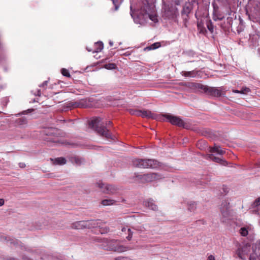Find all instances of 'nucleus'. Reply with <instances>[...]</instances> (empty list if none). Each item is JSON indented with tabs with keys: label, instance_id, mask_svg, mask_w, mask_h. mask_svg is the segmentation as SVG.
Returning <instances> with one entry per match:
<instances>
[{
	"label": "nucleus",
	"instance_id": "obj_7",
	"mask_svg": "<svg viewBox=\"0 0 260 260\" xmlns=\"http://www.w3.org/2000/svg\"><path fill=\"white\" fill-rule=\"evenodd\" d=\"M132 115L141 116L143 118L156 119V116L149 110L133 109L130 110Z\"/></svg>",
	"mask_w": 260,
	"mask_h": 260
},
{
	"label": "nucleus",
	"instance_id": "obj_33",
	"mask_svg": "<svg viewBox=\"0 0 260 260\" xmlns=\"http://www.w3.org/2000/svg\"><path fill=\"white\" fill-rule=\"evenodd\" d=\"M207 260H215V258L213 255H210L208 257V258Z\"/></svg>",
	"mask_w": 260,
	"mask_h": 260
},
{
	"label": "nucleus",
	"instance_id": "obj_5",
	"mask_svg": "<svg viewBox=\"0 0 260 260\" xmlns=\"http://www.w3.org/2000/svg\"><path fill=\"white\" fill-rule=\"evenodd\" d=\"M133 164L137 167L142 168H153L156 167L157 166V161L150 159H135L133 161Z\"/></svg>",
	"mask_w": 260,
	"mask_h": 260
},
{
	"label": "nucleus",
	"instance_id": "obj_22",
	"mask_svg": "<svg viewBox=\"0 0 260 260\" xmlns=\"http://www.w3.org/2000/svg\"><path fill=\"white\" fill-rule=\"evenodd\" d=\"M85 222H89V225H86V228H95L96 226V225H97V221L95 220H88V221H85Z\"/></svg>",
	"mask_w": 260,
	"mask_h": 260
},
{
	"label": "nucleus",
	"instance_id": "obj_19",
	"mask_svg": "<svg viewBox=\"0 0 260 260\" xmlns=\"http://www.w3.org/2000/svg\"><path fill=\"white\" fill-rule=\"evenodd\" d=\"M66 159L63 157H58L55 159L54 164L55 165H62L66 163Z\"/></svg>",
	"mask_w": 260,
	"mask_h": 260
},
{
	"label": "nucleus",
	"instance_id": "obj_26",
	"mask_svg": "<svg viewBox=\"0 0 260 260\" xmlns=\"http://www.w3.org/2000/svg\"><path fill=\"white\" fill-rule=\"evenodd\" d=\"M127 230L128 232V236L126 237V238L128 240H130L132 237V233L131 232V230L130 229H126V228H122V232H125L126 230Z\"/></svg>",
	"mask_w": 260,
	"mask_h": 260
},
{
	"label": "nucleus",
	"instance_id": "obj_23",
	"mask_svg": "<svg viewBox=\"0 0 260 260\" xmlns=\"http://www.w3.org/2000/svg\"><path fill=\"white\" fill-rule=\"evenodd\" d=\"M196 208V204L194 202H191L188 204V209L190 211H193Z\"/></svg>",
	"mask_w": 260,
	"mask_h": 260
},
{
	"label": "nucleus",
	"instance_id": "obj_37",
	"mask_svg": "<svg viewBox=\"0 0 260 260\" xmlns=\"http://www.w3.org/2000/svg\"><path fill=\"white\" fill-rule=\"evenodd\" d=\"M5 201L3 199H0V206H3L4 204Z\"/></svg>",
	"mask_w": 260,
	"mask_h": 260
},
{
	"label": "nucleus",
	"instance_id": "obj_48",
	"mask_svg": "<svg viewBox=\"0 0 260 260\" xmlns=\"http://www.w3.org/2000/svg\"><path fill=\"white\" fill-rule=\"evenodd\" d=\"M259 166H260V162H259Z\"/></svg>",
	"mask_w": 260,
	"mask_h": 260
},
{
	"label": "nucleus",
	"instance_id": "obj_40",
	"mask_svg": "<svg viewBox=\"0 0 260 260\" xmlns=\"http://www.w3.org/2000/svg\"><path fill=\"white\" fill-rule=\"evenodd\" d=\"M47 81H45L43 83V84L41 85L42 86H44L47 85Z\"/></svg>",
	"mask_w": 260,
	"mask_h": 260
},
{
	"label": "nucleus",
	"instance_id": "obj_4",
	"mask_svg": "<svg viewBox=\"0 0 260 260\" xmlns=\"http://www.w3.org/2000/svg\"><path fill=\"white\" fill-rule=\"evenodd\" d=\"M221 220L226 222L231 219L233 216V212L231 210L230 203L227 201L222 203L220 205Z\"/></svg>",
	"mask_w": 260,
	"mask_h": 260
},
{
	"label": "nucleus",
	"instance_id": "obj_44",
	"mask_svg": "<svg viewBox=\"0 0 260 260\" xmlns=\"http://www.w3.org/2000/svg\"><path fill=\"white\" fill-rule=\"evenodd\" d=\"M75 160L77 163H78V161L79 160L78 158H75Z\"/></svg>",
	"mask_w": 260,
	"mask_h": 260
},
{
	"label": "nucleus",
	"instance_id": "obj_16",
	"mask_svg": "<svg viewBox=\"0 0 260 260\" xmlns=\"http://www.w3.org/2000/svg\"><path fill=\"white\" fill-rule=\"evenodd\" d=\"M16 123L21 127H24L27 125V121L25 118H19L16 119Z\"/></svg>",
	"mask_w": 260,
	"mask_h": 260
},
{
	"label": "nucleus",
	"instance_id": "obj_36",
	"mask_svg": "<svg viewBox=\"0 0 260 260\" xmlns=\"http://www.w3.org/2000/svg\"><path fill=\"white\" fill-rule=\"evenodd\" d=\"M175 2V3L178 5L180 4V2H182L183 0H173Z\"/></svg>",
	"mask_w": 260,
	"mask_h": 260
},
{
	"label": "nucleus",
	"instance_id": "obj_38",
	"mask_svg": "<svg viewBox=\"0 0 260 260\" xmlns=\"http://www.w3.org/2000/svg\"><path fill=\"white\" fill-rule=\"evenodd\" d=\"M19 167L22 168H23L25 167V164L23 162H21V163H19Z\"/></svg>",
	"mask_w": 260,
	"mask_h": 260
},
{
	"label": "nucleus",
	"instance_id": "obj_3",
	"mask_svg": "<svg viewBox=\"0 0 260 260\" xmlns=\"http://www.w3.org/2000/svg\"><path fill=\"white\" fill-rule=\"evenodd\" d=\"M102 119L100 117H95L89 123V125L93 128L98 134L107 138L111 137L108 129L102 125Z\"/></svg>",
	"mask_w": 260,
	"mask_h": 260
},
{
	"label": "nucleus",
	"instance_id": "obj_18",
	"mask_svg": "<svg viewBox=\"0 0 260 260\" xmlns=\"http://www.w3.org/2000/svg\"><path fill=\"white\" fill-rule=\"evenodd\" d=\"M209 92L211 95L215 96H220L222 94V92L220 90L215 88H210L209 89Z\"/></svg>",
	"mask_w": 260,
	"mask_h": 260
},
{
	"label": "nucleus",
	"instance_id": "obj_47",
	"mask_svg": "<svg viewBox=\"0 0 260 260\" xmlns=\"http://www.w3.org/2000/svg\"><path fill=\"white\" fill-rule=\"evenodd\" d=\"M198 27H199V28H200V26H201V25H200V24H198Z\"/></svg>",
	"mask_w": 260,
	"mask_h": 260
},
{
	"label": "nucleus",
	"instance_id": "obj_32",
	"mask_svg": "<svg viewBox=\"0 0 260 260\" xmlns=\"http://www.w3.org/2000/svg\"><path fill=\"white\" fill-rule=\"evenodd\" d=\"M116 260H128V258L122 257V256H119L116 258Z\"/></svg>",
	"mask_w": 260,
	"mask_h": 260
},
{
	"label": "nucleus",
	"instance_id": "obj_15",
	"mask_svg": "<svg viewBox=\"0 0 260 260\" xmlns=\"http://www.w3.org/2000/svg\"><path fill=\"white\" fill-rule=\"evenodd\" d=\"M210 152L212 153H216L219 155H222L225 153V151L221 149L219 146L215 145L213 147L210 148Z\"/></svg>",
	"mask_w": 260,
	"mask_h": 260
},
{
	"label": "nucleus",
	"instance_id": "obj_14",
	"mask_svg": "<svg viewBox=\"0 0 260 260\" xmlns=\"http://www.w3.org/2000/svg\"><path fill=\"white\" fill-rule=\"evenodd\" d=\"M144 204L146 207H147L152 210H156L157 209V205H155L154 202L152 200H148L145 201Z\"/></svg>",
	"mask_w": 260,
	"mask_h": 260
},
{
	"label": "nucleus",
	"instance_id": "obj_35",
	"mask_svg": "<svg viewBox=\"0 0 260 260\" xmlns=\"http://www.w3.org/2000/svg\"><path fill=\"white\" fill-rule=\"evenodd\" d=\"M113 4L115 5V10H117L118 9V6L116 5V1L115 0H112Z\"/></svg>",
	"mask_w": 260,
	"mask_h": 260
},
{
	"label": "nucleus",
	"instance_id": "obj_31",
	"mask_svg": "<svg viewBox=\"0 0 260 260\" xmlns=\"http://www.w3.org/2000/svg\"><path fill=\"white\" fill-rule=\"evenodd\" d=\"M260 205V197L255 200L253 203L254 207H257Z\"/></svg>",
	"mask_w": 260,
	"mask_h": 260
},
{
	"label": "nucleus",
	"instance_id": "obj_2",
	"mask_svg": "<svg viewBox=\"0 0 260 260\" xmlns=\"http://www.w3.org/2000/svg\"><path fill=\"white\" fill-rule=\"evenodd\" d=\"M137 15L140 19L146 21L148 18L154 23L158 22L155 9L153 4L148 3L147 0L142 2L140 10L137 11Z\"/></svg>",
	"mask_w": 260,
	"mask_h": 260
},
{
	"label": "nucleus",
	"instance_id": "obj_8",
	"mask_svg": "<svg viewBox=\"0 0 260 260\" xmlns=\"http://www.w3.org/2000/svg\"><path fill=\"white\" fill-rule=\"evenodd\" d=\"M96 185L105 193L113 194L116 192L118 189L117 187L114 185L105 184L102 182H98Z\"/></svg>",
	"mask_w": 260,
	"mask_h": 260
},
{
	"label": "nucleus",
	"instance_id": "obj_30",
	"mask_svg": "<svg viewBox=\"0 0 260 260\" xmlns=\"http://www.w3.org/2000/svg\"><path fill=\"white\" fill-rule=\"evenodd\" d=\"M250 91V89L247 87L243 88L241 90V93L242 94H247Z\"/></svg>",
	"mask_w": 260,
	"mask_h": 260
},
{
	"label": "nucleus",
	"instance_id": "obj_25",
	"mask_svg": "<svg viewBox=\"0 0 260 260\" xmlns=\"http://www.w3.org/2000/svg\"><path fill=\"white\" fill-rule=\"evenodd\" d=\"M240 233L243 236H246L248 234V230L246 228H241L240 230Z\"/></svg>",
	"mask_w": 260,
	"mask_h": 260
},
{
	"label": "nucleus",
	"instance_id": "obj_43",
	"mask_svg": "<svg viewBox=\"0 0 260 260\" xmlns=\"http://www.w3.org/2000/svg\"><path fill=\"white\" fill-rule=\"evenodd\" d=\"M24 260H31V259H30V258H29L28 257H24Z\"/></svg>",
	"mask_w": 260,
	"mask_h": 260
},
{
	"label": "nucleus",
	"instance_id": "obj_12",
	"mask_svg": "<svg viewBox=\"0 0 260 260\" xmlns=\"http://www.w3.org/2000/svg\"><path fill=\"white\" fill-rule=\"evenodd\" d=\"M89 225V222H85V221H77L72 224V228L75 229H81L86 228Z\"/></svg>",
	"mask_w": 260,
	"mask_h": 260
},
{
	"label": "nucleus",
	"instance_id": "obj_9",
	"mask_svg": "<svg viewBox=\"0 0 260 260\" xmlns=\"http://www.w3.org/2000/svg\"><path fill=\"white\" fill-rule=\"evenodd\" d=\"M164 116L166 117L171 124L184 128H187V126L185 125L184 122L180 117L169 114H165Z\"/></svg>",
	"mask_w": 260,
	"mask_h": 260
},
{
	"label": "nucleus",
	"instance_id": "obj_27",
	"mask_svg": "<svg viewBox=\"0 0 260 260\" xmlns=\"http://www.w3.org/2000/svg\"><path fill=\"white\" fill-rule=\"evenodd\" d=\"M207 26L208 29L211 32H213L214 27H213V25L212 22H211V21H209L207 22Z\"/></svg>",
	"mask_w": 260,
	"mask_h": 260
},
{
	"label": "nucleus",
	"instance_id": "obj_20",
	"mask_svg": "<svg viewBox=\"0 0 260 260\" xmlns=\"http://www.w3.org/2000/svg\"><path fill=\"white\" fill-rule=\"evenodd\" d=\"M95 45L96 48L94 51H93V53L99 52L101 51L102 50V49H103V47H104L103 44L101 42L96 43L95 44Z\"/></svg>",
	"mask_w": 260,
	"mask_h": 260
},
{
	"label": "nucleus",
	"instance_id": "obj_13",
	"mask_svg": "<svg viewBox=\"0 0 260 260\" xmlns=\"http://www.w3.org/2000/svg\"><path fill=\"white\" fill-rule=\"evenodd\" d=\"M214 7L213 17V19L215 21L221 20L223 18V16L218 14V7L216 6L215 2L213 4Z\"/></svg>",
	"mask_w": 260,
	"mask_h": 260
},
{
	"label": "nucleus",
	"instance_id": "obj_34",
	"mask_svg": "<svg viewBox=\"0 0 260 260\" xmlns=\"http://www.w3.org/2000/svg\"><path fill=\"white\" fill-rule=\"evenodd\" d=\"M3 260H17V259H15L13 257H7L4 258Z\"/></svg>",
	"mask_w": 260,
	"mask_h": 260
},
{
	"label": "nucleus",
	"instance_id": "obj_42",
	"mask_svg": "<svg viewBox=\"0 0 260 260\" xmlns=\"http://www.w3.org/2000/svg\"><path fill=\"white\" fill-rule=\"evenodd\" d=\"M109 44H110V45L111 46H113V42H112V41H110L109 42Z\"/></svg>",
	"mask_w": 260,
	"mask_h": 260
},
{
	"label": "nucleus",
	"instance_id": "obj_17",
	"mask_svg": "<svg viewBox=\"0 0 260 260\" xmlns=\"http://www.w3.org/2000/svg\"><path fill=\"white\" fill-rule=\"evenodd\" d=\"M117 202V201L113 199H107L102 201L101 204L103 206H111L115 204Z\"/></svg>",
	"mask_w": 260,
	"mask_h": 260
},
{
	"label": "nucleus",
	"instance_id": "obj_21",
	"mask_svg": "<svg viewBox=\"0 0 260 260\" xmlns=\"http://www.w3.org/2000/svg\"><path fill=\"white\" fill-rule=\"evenodd\" d=\"M182 75L185 77H194L196 76L194 71L185 72L183 71L182 72Z\"/></svg>",
	"mask_w": 260,
	"mask_h": 260
},
{
	"label": "nucleus",
	"instance_id": "obj_6",
	"mask_svg": "<svg viewBox=\"0 0 260 260\" xmlns=\"http://www.w3.org/2000/svg\"><path fill=\"white\" fill-rule=\"evenodd\" d=\"M108 245L110 250L117 252H123L130 249L128 247L119 244L118 242L114 240L110 241Z\"/></svg>",
	"mask_w": 260,
	"mask_h": 260
},
{
	"label": "nucleus",
	"instance_id": "obj_46",
	"mask_svg": "<svg viewBox=\"0 0 260 260\" xmlns=\"http://www.w3.org/2000/svg\"><path fill=\"white\" fill-rule=\"evenodd\" d=\"M87 49L88 51H89V52L91 51V49H88V48H87Z\"/></svg>",
	"mask_w": 260,
	"mask_h": 260
},
{
	"label": "nucleus",
	"instance_id": "obj_28",
	"mask_svg": "<svg viewBox=\"0 0 260 260\" xmlns=\"http://www.w3.org/2000/svg\"><path fill=\"white\" fill-rule=\"evenodd\" d=\"M61 74L64 76H66V77H70V74L68 71V70L66 69H62L61 70Z\"/></svg>",
	"mask_w": 260,
	"mask_h": 260
},
{
	"label": "nucleus",
	"instance_id": "obj_41",
	"mask_svg": "<svg viewBox=\"0 0 260 260\" xmlns=\"http://www.w3.org/2000/svg\"><path fill=\"white\" fill-rule=\"evenodd\" d=\"M131 16L132 17H134V13L132 12V6H131Z\"/></svg>",
	"mask_w": 260,
	"mask_h": 260
},
{
	"label": "nucleus",
	"instance_id": "obj_11",
	"mask_svg": "<svg viewBox=\"0 0 260 260\" xmlns=\"http://www.w3.org/2000/svg\"><path fill=\"white\" fill-rule=\"evenodd\" d=\"M143 179L147 182H151L159 179V176L155 173L144 174Z\"/></svg>",
	"mask_w": 260,
	"mask_h": 260
},
{
	"label": "nucleus",
	"instance_id": "obj_39",
	"mask_svg": "<svg viewBox=\"0 0 260 260\" xmlns=\"http://www.w3.org/2000/svg\"><path fill=\"white\" fill-rule=\"evenodd\" d=\"M233 92L235 93H241V90H233Z\"/></svg>",
	"mask_w": 260,
	"mask_h": 260
},
{
	"label": "nucleus",
	"instance_id": "obj_1",
	"mask_svg": "<svg viewBox=\"0 0 260 260\" xmlns=\"http://www.w3.org/2000/svg\"><path fill=\"white\" fill-rule=\"evenodd\" d=\"M236 246V256L241 260H260V246L251 247L249 244L237 243Z\"/></svg>",
	"mask_w": 260,
	"mask_h": 260
},
{
	"label": "nucleus",
	"instance_id": "obj_24",
	"mask_svg": "<svg viewBox=\"0 0 260 260\" xmlns=\"http://www.w3.org/2000/svg\"><path fill=\"white\" fill-rule=\"evenodd\" d=\"M105 69L108 70L114 69L116 68V65L114 63H108L104 65Z\"/></svg>",
	"mask_w": 260,
	"mask_h": 260
},
{
	"label": "nucleus",
	"instance_id": "obj_45",
	"mask_svg": "<svg viewBox=\"0 0 260 260\" xmlns=\"http://www.w3.org/2000/svg\"><path fill=\"white\" fill-rule=\"evenodd\" d=\"M134 21H135L136 23H138V20H137L136 19L134 18Z\"/></svg>",
	"mask_w": 260,
	"mask_h": 260
},
{
	"label": "nucleus",
	"instance_id": "obj_10",
	"mask_svg": "<svg viewBox=\"0 0 260 260\" xmlns=\"http://www.w3.org/2000/svg\"><path fill=\"white\" fill-rule=\"evenodd\" d=\"M208 159H211L215 162L219 163L223 166H226L228 162L221 157L214 156L213 154H208L207 156Z\"/></svg>",
	"mask_w": 260,
	"mask_h": 260
},
{
	"label": "nucleus",
	"instance_id": "obj_29",
	"mask_svg": "<svg viewBox=\"0 0 260 260\" xmlns=\"http://www.w3.org/2000/svg\"><path fill=\"white\" fill-rule=\"evenodd\" d=\"M160 46L159 43H155L151 45L149 47V49H155L158 48Z\"/></svg>",
	"mask_w": 260,
	"mask_h": 260
}]
</instances>
